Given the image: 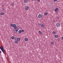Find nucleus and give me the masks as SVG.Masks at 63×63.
Instances as JSON below:
<instances>
[{"mask_svg": "<svg viewBox=\"0 0 63 63\" xmlns=\"http://www.w3.org/2000/svg\"><path fill=\"white\" fill-rule=\"evenodd\" d=\"M15 43L16 44H18V41L17 40H16L15 42Z\"/></svg>", "mask_w": 63, "mask_h": 63, "instance_id": "11", "label": "nucleus"}, {"mask_svg": "<svg viewBox=\"0 0 63 63\" xmlns=\"http://www.w3.org/2000/svg\"><path fill=\"white\" fill-rule=\"evenodd\" d=\"M37 1L38 2H39L40 1V0H37Z\"/></svg>", "mask_w": 63, "mask_h": 63, "instance_id": "29", "label": "nucleus"}, {"mask_svg": "<svg viewBox=\"0 0 63 63\" xmlns=\"http://www.w3.org/2000/svg\"><path fill=\"white\" fill-rule=\"evenodd\" d=\"M58 10V8H56L55 10V12H56Z\"/></svg>", "mask_w": 63, "mask_h": 63, "instance_id": "7", "label": "nucleus"}, {"mask_svg": "<svg viewBox=\"0 0 63 63\" xmlns=\"http://www.w3.org/2000/svg\"><path fill=\"white\" fill-rule=\"evenodd\" d=\"M55 22V20H53V22Z\"/></svg>", "mask_w": 63, "mask_h": 63, "instance_id": "30", "label": "nucleus"}, {"mask_svg": "<svg viewBox=\"0 0 63 63\" xmlns=\"http://www.w3.org/2000/svg\"><path fill=\"white\" fill-rule=\"evenodd\" d=\"M18 31V29H14V30H13V32L15 33H16Z\"/></svg>", "mask_w": 63, "mask_h": 63, "instance_id": "2", "label": "nucleus"}, {"mask_svg": "<svg viewBox=\"0 0 63 63\" xmlns=\"http://www.w3.org/2000/svg\"><path fill=\"white\" fill-rule=\"evenodd\" d=\"M27 2H28V0H24V2L25 3H27Z\"/></svg>", "mask_w": 63, "mask_h": 63, "instance_id": "13", "label": "nucleus"}, {"mask_svg": "<svg viewBox=\"0 0 63 63\" xmlns=\"http://www.w3.org/2000/svg\"><path fill=\"white\" fill-rule=\"evenodd\" d=\"M60 40V39H58V41H59V40Z\"/></svg>", "mask_w": 63, "mask_h": 63, "instance_id": "32", "label": "nucleus"}, {"mask_svg": "<svg viewBox=\"0 0 63 63\" xmlns=\"http://www.w3.org/2000/svg\"><path fill=\"white\" fill-rule=\"evenodd\" d=\"M51 44L52 45H53V44H54V42H53L52 41L51 42Z\"/></svg>", "mask_w": 63, "mask_h": 63, "instance_id": "21", "label": "nucleus"}, {"mask_svg": "<svg viewBox=\"0 0 63 63\" xmlns=\"http://www.w3.org/2000/svg\"><path fill=\"white\" fill-rule=\"evenodd\" d=\"M42 16V15L41 14H39L38 16V17L39 18H41Z\"/></svg>", "mask_w": 63, "mask_h": 63, "instance_id": "5", "label": "nucleus"}, {"mask_svg": "<svg viewBox=\"0 0 63 63\" xmlns=\"http://www.w3.org/2000/svg\"><path fill=\"white\" fill-rule=\"evenodd\" d=\"M55 37L56 38H57V37H58V35H55Z\"/></svg>", "mask_w": 63, "mask_h": 63, "instance_id": "15", "label": "nucleus"}, {"mask_svg": "<svg viewBox=\"0 0 63 63\" xmlns=\"http://www.w3.org/2000/svg\"><path fill=\"white\" fill-rule=\"evenodd\" d=\"M62 39H63V37H62Z\"/></svg>", "mask_w": 63, "mask_h": 63, "instance_id": "34", "label": "nucleus"}, {"mask_svg": "<svg viewBox=\"0 0 63 63\" xmlns=\"http://www.w3.org/2000/svg\"><path fill=\"white\" fill-rule=\"evenodd\" d=\"M52 34H55V33H56V32L55 31H53L52 32Z\"/></svg>", "mask_w": 63, "mask_h": 63, "instance_id": "18", "label": "nucleus"}, {"mask_svg": "<svg viewBox=\"0 0 63 63\" xmlns=\"http://www.w3.org/2000/svg\"><path fill=\"white\" fill-rule=\"evenodd\" d=\"M4 13L3 12H1L0 13L1 15H2V16L4 15Z\"/></svg>", "mask_w": 63, "mask_h": 63, "instance_id": "17", "label": "nucleus"}, {"mask_svg": "<svg viewBox=\"0 0 63 63\" xmlns=\"http://www.w3.org/2000/svg\"><path fill=\"white\" fill-rule=\"evenodd\" d=\"M14 28V29H18V28H17V27H16V26Z\"/></svg>", "mask_w": 63, "mask_h": 63, "instance_id": "9", "label": "nucleus"}, {"mask_svg": "<svg viewBox=\"0 0 63 63\" xmlns=\"http://www.w3.org/2000/svg\"><path fill=\"white\" fill-rule=\"evenodd\" d=\"M0 53H1V51H0Z\"/></svg>", "mask_w": 63, "mask_h": 63, "instance_id": "33", "label": "nucleus"}, {"mask_svg": "<svg viewBox=\"0 0 63 63\" xmlns=\"http://www.w3.org/2000/svg\"><path fill=\"white\" fill-rule=\"evenodd\" d=\"M45 16H47V12H46L45 13Z\"/></svg>", "mask_w": 63, "mask_h": 63, "instance_id": "20", "label": "nucleus"}, {"mask_svg": "<svg viewBox=\"0 0 63 63\" xmlns=\"http://www.w3.org/2000/svg\"><path fill=\"white\" fill-rule=\"evenodd\" d=\"M39 32L40 34V35H42V32H41L40 31H39Z\"/></svg>", "mask_w": 63, "mask_h": 63, "instance_id": "14", "label": "nucleus"}, {"mask_svg": "<svg viewBox=\"0 0 63 63\" xmlns=\"http://www.w3.org/2000/svg\"><path fill=\"white\" fill-rule=\"evenodd\" d=\"M16 38H14V40H16Z\"/></svg>", "mask_w": 63, "mask_h": 63, "instance_id": "31", "label": "nucleus"}, {"mask_svg": "<svg viewBox=\"0 0 63 63\" xmlns=\"http://www.w3.org/2000/svg\"><path fill=\"white\" fill-rule=\"evenodd\" d=\"M2 11H5V8H2Z\"/></svg>", "mask_w": 63, "mask_h": 63, "instance_id": "26", "label": "nucleus"}, {"mask_svg": "<svg viewBox=\"0 0 63 63\" xmlns=\"http://www.w3.org/2000/svg\"><path fill=\"white\" fill-rule=\"evenodd\" d=\"M11 5L12 6H14V3H11Z\"/></svg>", "mask_w": 63, "mask_h": 63, "instance_id": "19", "label": "nucleus"}, {"mask_svg": "<svg viewBox=\"0 0 63 63\" xmlns=\"http://www.w3.org/2000/svg\"><path fill=\"white\" fill-rule=\"evenodd\" d=\"M60 26V23H57L56 24V26L57 27H59Z\"/></svg>", "mask_w": 63, "mask_h": 63, "instance_id": "3", "label": "nucleus"}, {"mask_svg": "<svg viewBox=\"0 0 63 63\" xmlns=\"http://www.w3.org/2000/svg\"><path fill=\"white\" fill-rule=\"evenodd\" d=\"M17 41H20V38H17Z\"/></svg>", "mask_w": 63, "mask_h": 63, "instance_id": "10", "label": "nucleus"}, {"mask_svg": "<svg viewBox=\"0 0 63 63\" xmlns=\"http://www.w3.org/2000/svg\"><path fill=\"white\" fill-rule=\"evenodd\" d=\"M58 13V11H57V12H56V13Z\"/></svg>", "mask_w": 63, "mask_h": 63, "instance_id": "35", "label": "nucleus"}, {"mask_svg": "<svg viewBox=\"0 0 63 63\" xmlns=\"http://www.w3.org/2000/svg\"><path fill=\"white\" fill-rule=\"evenodd\" d=\"M39 26H41V23H39Z\"/></svg>", "mask_w": 63, "mask_h": 63, "instance_id": "27", "label": "nucleus"}, {"mask_svg": "<svg viewBox=\"0 0 63 63\" xmlns=\"http://www.w3.org/2000/svg\"><path fill=\"white\" fill-rule=\"evenodd\" d=\"M25 10H27L29 9V7L28 6H26L25 7Z\"/></svg>", "mask_w": 63, "mask_h": 63, "instance_id": "4", "label": "nucleus"}, {"mask_svg": "<svg viewBox=\"0 0 63 63\" xmlns=\"http://www.w3.org/2000/svg\"><path fill=\"white\" fill-rule=\"evenodd\" d=\"M32 0V1H33L34 0Z\"/></svg>", "mask_w": 63, "mask_h": 63, "instance_id": "37", "label": "nucleus"}, {"mask_svg": "<svg viewBox=\"0 0 63 63\" xmlns=\"http://www.w3.org/2000/svg\"><path fill=\"white\" fill-rule=\"evenodd\" d=\"M41 27H42V28H44V27H45V25H44V24H43L41 25Z\"/></svg>", "mask_w": 63, "mask_h": 63, "instance_id": "6", "label": "nucleus"}, {"mask_svg": "<svg viewBox=\"0 0 63 63\" xmlns=\"http://www.w3.org/2000/svg\"><path fill=\"white\" fill-rule=\"evenodd\" d=\"M0 48L2 51L3 52V53H4L5 54V53H6V51H5V50H4V48H3V47L2 46H1L0 47Z\"/></svg>", "mask_w": 63, "mask_h": 63, "instance_id": "1", "label": "nucleus"}, {"mask_svg": "<svg viewBox=\"0 0 63 63\" xmlns=\"http://www.w3.org/2000/svg\"><path fill=\"white\" fill-rule=\"evenodd\" d=\"M57 1V0H54V2H56Z\"/></svg>", "mask_w": 63, "mask_h": 63, "instance_id": "25", "label": "nucleus"}, {"mask_svg": "<svg viewBox=\"0 0 63 63\" xmlns=\"http://www.w3.org/2000/svg\"><path fill=\"white\" fill-rule=\"evenodd\" d=\"M14 38H15V37H14V36H12V37H11V39H12L13 40L14 39Z\"/></svg>", "mask_w": 63, "mask_h": 63, "instance_id": "22", "label": "nucleus"}, {"mask_svg": "<svg viewBox=\"0 0 63 63\" xmlns=\"http://www.w3.org/2000/svg\"><path fill=\"white\" fill-rule=\"evenodd\" d=\"M25 41H28V39L27 38H26L25 39Z\"/></svg>", "mask_w": 63, "mask_h": 63, "instance_id": "12", "label": "nucleus"}, {"mask_svg": "<svg viewBox=\"0 0 63 63\" xmlns=\"http://www.w3.org/2000/svg\"><path fill=\"white\" fill-rule=\"evenodd\" d=\"M24 32V30H22V31H21V32L22 33H23Z\"/></svg>", "mask_w": 63, "mask_h": 63, "instance_id": "24", "label": "nucleus"}, {"mask_svg": "<svg viewBox=\"0 0 63 63\" xmlns=\"http://www.w3.org/2000/svg\"><path fill=\"white\" fill-rule=\"evenodd\" d=\"M16 25L15 24H14L13 25V27L14 28V27H16Z\"/></svg>", "mask_w": 63, "mask_h": 63, "instance_id": "8", "label": "nucleus"}, {"mask_svg": "<svg viewBox=\"0 0 63 63\" xmlns=\"http://www.w3.org/2000/svg\"><path fill=\"white\" fill-rule=\"evenodd\" d=\"M21 30H19L18 32V33H19V34L21 33Z\"/></svg>", "mask_w": 63, "mask_h": 63, "instance_id": "16", "label": "nucleus"}, {"mask_svg": "<svg viewBox=\"0 0 63 63\" xmlns=\"http://www.w3.org/2000/svg\"><path fill=\"white\" fill-rule=\"evenodd\" d=\"M2 7H4V5H2Z\"/></svg>", "mask_w": 63, "mask_h": 63, "instance_id": "36", "label": "nucleus"}, {"mask_svg": "<svg viewBox=\"0 0 63 63\" xmlns=\"http://www.w3.org/2000/svg\"><path fill=\"white\" fill-rule=\"evenodd\" d=\"M13 24H11L10 25V27H13Z\"/></svg>", "mask_w": 63, "mask_h": 63, "instance_id": "23", "label": "nucleus"}, {"mask_svg": "<svg viewBox=\"0 0 63 63\" xmlns=\"http://www.w3.org/2000/svg\"><path fill=\"white\" fill-rule=\"evenodd\" d=\"M57 18L58 19H59L60 18H59V17H57Z\"/></svg>", "mask_w": 63, "mask_h": 63, "instance_id": "28", "label": "nucleus"}]
</instances>
